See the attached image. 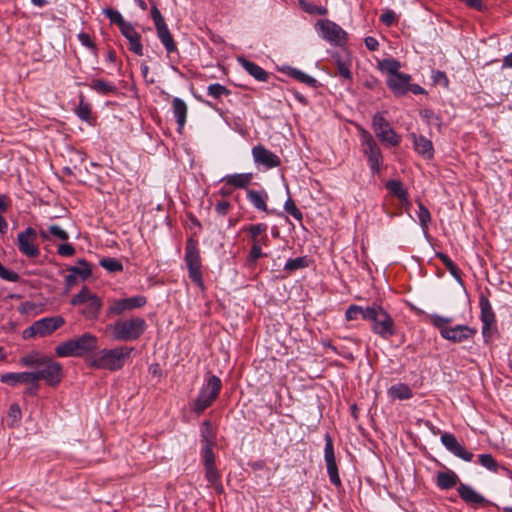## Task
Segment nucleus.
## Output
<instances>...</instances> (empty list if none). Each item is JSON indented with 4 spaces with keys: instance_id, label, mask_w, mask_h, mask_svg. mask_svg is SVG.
I'll return each mask as SVG.
<instances>
[{
    "instance_id": "obj_7",
    "label": "nucleus",
    "mask_w": 512,
    "mask_h": 512,
    "mask_svg": "<svg viewBox=\"0 0 512 512\" xmlns=\"http://www.w3.org/2000/svg\"><path fill=\"white\" fill-rule=\"evenodd\" d=\"M73 306H84L80 313L88 320L96 319L102 308L101 299L94 294L87 286L72 297L70 301Z\"/></svg>"
},
{
    "instance_id": "obj_41",
    "label": "nucleus",
    "mask_w": 512,
    "mask_h": 512,
    "mask_svg": "<svg viewBox=\"0 0 512 512\" xmlns=\"http://www.w3.org/2000/svg\"><path fill=\"white\" fill-rule=\"evenodd\" d=\"M230 94L231 91L226 86L219 83H213L207 87V95L216 100H220L222 97L229 96Z\"/></svg>"
},
{
    "instance_id": "obj_36",
    "label": "nucleus",
    "mask_w": 512,
    "mask_h": 512,
    "mask_svg": "<svg viewBox=\"0 0 512 512\" xmlns=\"http://www.w3.org/2000/svg\"><path fill=\"white\" fill-rule=\"evenodd\" d=\"M89 87L102 95H109L117 91V87L113 83L107 82L103 79H93L90 82Z\"/></svg>"
},
{
    "instance_id": "obj_45",
    "label": "nucleus",
    "mask_w": 512,
    "mask_h": 512,
    "mask_svg": "<svg viewBox=\"0 0 512 512\" xmlns=\"http://www.w3.org/2000/svg\"><path fill=\"white\" fill-rule=\"evenodd\" d=\"M401 67V64L398 60L390 58V59H384L380 63L381 70L387 72L388 76H395L400 74L399 71Z\"/></svg>"
},
{
    "instance_id": "obj_37",
    "label": "nucleus",
    "mask_w": 512,
    "mask_h": 512,
    "mask_svg": "<svg viewBox=\"0 0 512 512\" xmlns=\"http://www.w3.org/2000/svg\"><path fill=\"white\" fill-rule=\"evenodd\" d=\"M162 44L164 45L168 55L173 54V53L178 55L176 43H175L173 36L170 33V31L163 19H162Z\"/></svg>"
},
{
    "instance_id": "obj_57",
    "label": "nucleus",
    "mask_w": 512,
    "mask_h": 512,
    "mask_svg": "<svg viewBox=\"0 0 512 512\" xmlns=\"http://www.w3.org/2000/svg\"><path fill=\"white\" fill-rule=\"evenodd\" d=\"M20 361L25 366L40 367V363L43 361V357L37 358L32 355H27V356L22 357Z\"/></svg>"
},
{
    "instance_id": "obj_18",
    "label": "nucleus",
    "mask_w": 512,
    "mask_h": 512,
    "mask_svg": "<svg viewBox=\"0 0 512 512\" xmlns=\"http://www.w3.org/2000/svg\"><path fill=\"white\" fill-rule=\"evenodd\" d=\"M441 443L443 446L454 456L466 461L470 462L473 459V453L466 450V448L460 444L455 437L454 434L449 432H444L441 435Z\"/></svg>"
},
{
    "instance_id": "obj_3",
    "label": "nucleus",
    "mask_w": 512,
    "mask_h": 512,
    "mask_svg": "<svg viewBox=\"0 0 512 512\" xmlns=\"http://www.w3.org/2000/svg\"><path fill=\"white\" fill-rule=\"evenodd\" d=\"M133 348L125 346L114 349H103L98 355L89 358L88 364L96 369L116 371L123 367Z\"/></svg>"
},
{
    "instance_id": "obj_38",
    "label": "nucleus",
    "mask_w": 512,
    "mask_h": 512,
    "mask_svg": "<svg viewBox=\"0 0 512 512\" xmlns=\"http://www.w3.org/2000/svg\"><path fill=\"white\" fill-rule=\"evenodd\" d=\"M205 467V477L208 483L213 486L218 492H222L223 487L220 482V474L217 470L216 465L204 466Z\"/></svg>"
},
{
    "instance_id": "obj_23",
    "label": "nucleus",
    "mask_w": 512,
    "mask_h": 512,
    "mask_svg": "<svg viewBox=\"0 0 512 512\" xmlns=\"http://www.w3.org/2000/svg\"><path fill=\"white\" fill-rule=\"evenodd\" d=\"M415 151L423 158L430 160L434 156V148L431 140L423 135L411 134Z\"/></svg>"
},
{
    "instance_id": "obj_44",
    "label": "nucleus",
    "mask_w": 512,
    "mask_h": 512,
    "mask_svg": "<svg viewBox=\"0 0 512 512\" xmlns=\"http://www.w3.org/2000/svg\"><path fill=\"white\" fill-rule=\"evenodd\" d=\"M430 323L439 330L440 335H443L445 329H448L449 324L452 322V318L440 316L438 314L429 315Z\"/></svg>"
},
{
    "instance_id": "obj_12",
    "label": "nucleus",
    "mask_w": 512,
    "mask_h": 512,
    "mask_svg": "<svg viewBox=\"0 0 512 512\" xmlns=\"http://www.w3.org/2000/svg\"><path fill=\"white\" fill-rule=\"evenodd\" d=\"M316 30L326 41L334 45H343L347 40V33L335 22L328 19L318 20Z\"/></svg>"
},
{
    "instance_id": "obj_56",
    "label": "nucleus",
    "mask_w": 512,
    "mask_h": 512,
    "mask_svg": "<svg viewBox=\"0 0 512 512\" xmlns=\"http://www.w3.org/2000/svg\"><path fill=\"white\" fill-rule=\"evenodd\" d=\"M57 253L63 257H71L75 254V248L69 243L60 244L57 248Z\"/></svg>"
},
{
    "instance_id": "obj_17",
    "label": "nucleus",
    "mask_w": 512,
    "mask_h": 512,
    "mask_svg": "<svg viewBox=\"0 0 512 512\" xmlns=\"http://www.w3.org/2000/svg\"><path fill=\"white\" fill-rule=\"evenodd\" d=\"M252 156L255 164L264 166L266 169L276 168L281 164L279 156L262 144L252 148Z\"/></svg>"
},
{
    "instance_id": "obj_48",
    "label": "nucleus",
    "mask_w": 512,
    "mask_h": 512,
    "mask_svg": "<svg viewBox=\"0 0 512 512\" xmlns=\"http://www.w3.org/2000/svg\"><path fill=\"white\" fill-rule=\"evenodd\" d=\"M284 210L289 215H291L294 219H296L298 222L302 223V221H303V213L296 206L294 200L291 197H288V199L285 201V203H284Z\"/></svg>"
},
{
    "instance_id": "obj_50",
    "label": "nucleus",
    "mask_w": 512,
    "mask_h": 512,
    "mask_svg": "<svg viewBox=\"0 0 512 512\" xmlns=\"http://www.w3.org/2000/svg\"><path fill=\"white\" fill-rule=\"evenodd\" d=\"M100 265L109 272H119L123 270L122 263L114 258H103L100 260Z\"/></svg>"
},
{
    "instance_id": "obj_16",
    "label": "nucleus",
    "mask_w": 512,
    "mask_h": 512,
    "mask_svg": "<svg viewBox=\"0 0 512 512\" xmlns=\"http://www.w3.org/2000/svg\"><path fill=\"white\" fill-rule=\"evenodd\" d=\"M147 303L146 297L142 295L132 296L129 298L114 300L109 306L108 313L113 315H121L126 311H131L143 307Z\"/></svg>"
},
{
    "instance_id": "obj_43",
    "label": "nucleus",
    "mask_w": 512,
    "mask_h": 512,
    "mask_svg": "<svg viewBox=\"0 0 512 512\" xmlns=\"http://www.w3.org/2000/svg\"><path fill=\"white\" fill-rule=\"evenodd\" d=\"M417 216L423 232L426 233L429 228V223L431 222V214L422 202H418Z\"/></svg>"
},
{
    "instance_id": "obj_58",
    "label": "nucleus",
    "mask_w": 512,
    "mask_h": 512,
    "mask_svg": "<svg viewBox=\"0 0 512 512\" xmlns=\"http://www.w3.org/2000/svg\"><path fill=\"white\" fill-rule=\"evenodd\" d=\"M380 21L386 26H391L396 22V14L392 10H386L381 16Z\"/></svg>"
},
{
    "instance_id": "obj_46",
    "label": "nucleus",
    "mask_w": 512,
    "mask_h": 512,
    "mask_svg": "<svg viewBox=\"0 0 512 512\" xmlns=\"http://www.w3.org/2000/svg\"><path fill=\"white\" fill-rule=\"evenodd\" d=\"M79 98H80L79 105L75 111L76 115L81 120L89 122V120L91 118V113H92L91 105L88 102L84 101L83 94H80Z\"/></svg>"
},
{
    "instance_id": "obj_51",
    "label": "nucleus",
    "mask_w": 512,
    "mask_h": 512,
    "mask_svg": "<svg viewBox=\"0 0 512 512\" xmlns=\"http://www.w3.org/2000/svg\"><path fill=\"white\" fill-rule=\"evenodd\" d=\"M479 463L487 468L488 470L496 473L498 471V463L497 461L493 458V456L491 454H481L479 455Z\"/></svg>"
},
{
    "instance_id": "obj_28",
    "label": "nucleus",
    "mask_w": 512,
    "mask_h": 512,
    "mask_svg": "<svg viewBox=\"0 0 512 512\" xmlns=\"http://www.w3.org/2000/svg\"><path fill=\"white\" fill-rule=\"evenodd\" d=\"M386 188L388 189V191L393 194L394 196H396L399 201L401 202V204L406 208L408 209L409 206H410V201L408 199V192L407 190L403 187V184L401 181L399 180H389L387 183H386Z\"/></svg>"
},
{
    "instance_id": "obj_19",
    "label": "nucleus",
    "mask_w": 512,
    "mask_h": 512,
    "mask_svg": "<svg viewBox=\"0 0 512 512\" xmlns=\"http://www.w3.org/2000/svg\"><path fill=\"white\" fill-rule=\"evenodd\" d=\"M476 329L468 325H456L454 327H448L443 332L442 337L453 343H461L466 340L472 339L476 334Z\"/></svg>"
},
{
    "instance_id": "obj_5",
    "label": "nucleus",
    "mask_w": 512,
    "mask_h": 512,
    "mask_svg": "<svg viewBox=\"0 0 512 512\" xmlns=\"http://www.w3.org/2000/svg\"><path fill=\"white\" fill-rule=\"evenodd\" d=\"M184 258L189 278L199 288L204 289L200 250L198 247V241L194 237H190L186 241Z\"/></svg>"
},
{
    "instance_id": "obj_8",
    "label": "nucleus",
    "mask_w": 512,
    "mask_h": 512,
    "mask_svg": "<svg viewBox=\"0 0 512 512\" xmlns=\"http://www.w3.org/2000/svg\"><path fill=\"white\" fill-rule=\"evenodd\" d=\"M221 388V379L216 375H210L200 389L193 405V411L196 414H201L204 410L210 407L217 399Z\"/></svg>"
},
{
    "instance_id": "obj_24",
    "label": "nucleus",
    "mask_w": 512,
    "mask_h": 512,
    "mask_svg": "<svg viewBox=\"0 0 512 512\" xmlns=\"http://www.w3.org/2000/svg\"><path fill=\"white\" fill-rule=\"evenodd\" d=\"M122 35L129 41V50L137 55L143 54L142 44L140 42V35L135 30L131 23H128L120 30Z\"/></svg>"
},
{
    "instance_id": "obj_61",
    "label": "nucleus",
    "mask_w": 512,
    "mask_h": 512,
    "mask_svg": "<svg viewBox=\"0 0 512 512\" xmlns=\"http://www.w3.org/2000/svg\"><path fill=\"white\" fill-rule=\"evenodd\" d=\"M230 203L228 201H225V200H222V201H219L216 205H215V211L221 215V216H225L229 210H230Z\"/></svg>"
},
{
    "instance_id": "obj_49",
    "label": "nucleus",
    "mask_w": 512,
    "mask_h": 512,
    "mask_svg": "<svg viewBox=\"0 0 512 512\" xmlns=\"http://www.w3.org/2000/svg\"><path fill=\"white\" fill-rule=\"evenodd\" d=\"M104 14L109 18L111 23L116 24L121 30L122 27L127 25L129 22L125 21L119 11L108 8L104 10Z\"/></svg>"
},
{
    "instance_id": "obj_26",
    "label": "nucleus",
    "mask_w": 512,
    "mask_h": 512,
    "mask_svg": "<svg viewBox=\"0 0 512 512\" xmlns=\"http://www.w3.org/2000/svg\"><path fill=\"white\" fill-rule=\"evenodd\" d=\"M34 379L35 376L33 372L6 373L1 375L0 382L10 386H16L18 384L34 382Z\"/></svg>"
},
{
    "instance_id": "obj_35",
    "label": "nucleus",
    "mask_w": 512,
    "mask_h": 512,
    "mask_svg": "<svg viewBox=\"0 0 512 512\" xmlns=\"http://www.w3.org/2000/svg\"><path fill=\"white\" fill-rule=\"evenodd\" d=\"M267 228L268 226L265 223L253 224L247 227L246 230L250 235L252 243H255V240H261V243H265L268 240L266 235Z\"/></svg>"
},
{
    "instance_id": "obj_60",
    "label": "nucleus",
    "mask_w": 512,
    "mask_h": 512,
    "mask_svg": "<svg viewBox=\"0 0 512 512\" xmlns=\"http://www.w3.org/2000/svg\"><path fill=\"white\" fill-rule=\"evenodd\" d=\"M141 73H142V76L146 82V84L148 85H155L156 84V79L150 75V72H149V66L146 65V64H141Z\"/></svg>"
},
{
    "instance_id": "obj_55",
    "label": "nucleus",
    "mask_w": 512,
    "mask_h": 512,
    "mask_svg": "<svg viewBox=\"0 0 512 512\" xmlns=\"http://www.w3.org/2000/svg\"><path fill=\"white\" fill-rule=\"evenodd\" d=\"M0 278L10 281V282H17L19 280V275L13 270L6 269L1 263H0Z\"/></svg>"
},
{
    "instance_id": "obj_30",
    "label": "nucleus",
    "mask_w": 512,
    "mask_h": 512,
    "mask_svg": "<svg viewBox=\"0 0 512 512\" xmlns=\"http://www.w3.org/2000/svg\"><path fill=\"white\" fill-rule=\"evenodd\" d=\"M459 481L457 474L451 470L437 474V486L442 490H448L456 486Z\"/></svg>"
},
{
    "instance_id": "obj_1",
    "label": "nucleus",
    "mask_w": 512,
    "mask_h": 512,
    "mask_svg": "<svg viewBox=\"0 0 512 512\" xmlns=\"http://www.w3.org/2000/svg\"><path fill=\"white\" fill-rule=\"evenodd\" d=\"M98 338L91 333H84L60 343L55 348L58 357H83L94 353L98 349Z\"/></svg>"
},
{
    "instance_id": "obj_33",
    "label": "nucleus",
    "mask_w": 512,
    "mask_h": 512,
    "mask_svg": "<svg viewBox=\"0 0 512 512\" xmlns=\"http://www.w3.org/2000/svg\"><path fill=\"white\" fill-rule=\"evenodd\" d=\"M388 394L390 397L400 400H407L413 397L411 388L404 383L392 385L388 390Z\"/></svg>"
},
{
    "instance_id": "obj_52",
    "label": "nucleus",
    "mask_w": 512,
    "mask_h": 512,
    "mask_svg": "<svg viewBox=\"0 0 512 512\" xmlns=\"http://www.w3.org/2000/svg\"><path fill=\"white\" fill-rule=\"evenodd\" d=\"M365 314V308L359 306V305H350L346 312H345V318L347 321H352L358 319L359 316H361L364 319Z\"/></svg>"
},
{
    "instance_id": "obj_22",
    "label": "nucleus",
    "mask_w": 512,
    "mask_h": 512,
    "mask_svg": "<svg viewBox=\"0 0 512 512\" xmlns=\"http://www.w3.org/2000/svg\"><path fill=\"white\" fill-rule=\"evenodd\" d=\"M171 110L177 123V131L181 134L187 121L188 106L181 98L174 97L171 101Z\"/></svg>"
},
{
    "instance_id": "obj_31",
    "label": "nucleus",
    "mask_w": 512,
    "mask_h": 512,
    "mask_svg": "<svg viewBox=\"0 0 512 512\" xmlns=\"http://www.w3.org/2000/svg\"><path fill=\"white\" fill-rule=\"evenodd\" d=\"M39 235L43 241H49L51 236L62 241L69 238V234L58 225H50L46 230L40 229Z\"/></svg>"
},
{
    "instance_id": "obj_6",
    "label": "nucleus",
    "mask_w": 512,
    "mask_h": 512,
    "mask_svg": "<svg viewBox=\"0 0 512 512\" xmlns=\"http://www.w3.org/2000/svg\"><path fill=\"white\" fill-rule=\"evenodd\" d=\"M361 150L367 158L368 166L373 175L379 174L383 165V155L379 145L370 132L360 130Z\"/></svg>"
},
{
    "instance_id": "obj_59",
    "label": "nucleus",
    "mask_w": 512,
    "mask_h": 512,
    "mask_svg": "<svg viewBox=\"0 0 512 512\" xmlns=\"http://www.w3.org/2000/svg\"><path fill=\"white\" fill-rule=\"evenodd\" d=\"M78 40L80 41V43L91 49V50H96V45L95 43L91 40L90 36L88 33H85V32H81L78 34Z\"/></svg>"
},
{
    "instance_id": "obj_9",
    "label": "nucleus",
    "mask_w": 512,
    "mask_h": 512,
    "mask_svg": "<svg viewBox=\"0 0 512 512\" xmlns=\"http://www.w3.org/2000/svg\"><path fill=\"white\" fill-rule=\"evenodd\" d=\"M33 371L35 376L34 382L44 380L48 386L56 387L60 384L63 378V368L59 362H56L50 357H43L40 367Z\"/></svg>"
},
{
    "instance_id": "obj_53",
    "label": "nucleus",
    "mask_w": 512,
    "mask_h": 512,
    "mask_svg": "<svg viewBox=\"0 0 512 512\" xmlns=\"http://www.w3.org/2000/svg\"><path fill=\"white\" fill-rule=\"evenodd\" d=\"M262 256L263 253L261 249V240H255V243H252V247L248 256V262L250 264H254Z\"/></svg>"
},
{
    "instance_id": "obj_40",
    "label": "nucleus",
    "mask_w": 512,
    "mask_h": 512,
    "mask_svg": "<svg viewBox=\"0 0 512 512\" xmlns=\"http://www.w3.org/2000/svg\"><path fill=\"white\" fill-rule=\"evenodd\" d=\"M201 441L204 445L215 444V433L212 429V424L209 420L203 421L201 425Z\"/></svg>"
},
{
    "instance_id": "obj_63",
    "label": "nucleus",
    "mask_w": 512,
    "mask_h": 512,
    "mask_svg": "<svg viewBox=\"0 0 512 512\" xmlns=\"http://www.w3.org/2000/svg\"><path fill=\"white\" fill-rule=\"evenodd\" d=\"M432 78L435 83H441L444 86H448V84H449V80H448L445 72H442L439 70L433 71Z\"/></svg>"
},
{
    "instance_id": "obj_13",
    "label": "nucleus",
    "mask_w": 512,
    "mask_h": 512,
    "mask_svg": "<svg viewBox=\"0 0 512 512\" xmlns=\"http://www.w3.org/2000/svg\"><path fill=\"white\" fill-rule=\"evenodd\" d=\"M36 238L37 233L32 227L20 232L17 237L19 251L29 258L38 257L40 251L36 245Z\"/></svg>"
},
{
    "instance_id": "obj_15",
    "label": "nucleus",
    "mask_w": 512,
    "mask_h": 512,
    "mask_svg": "<svg viewBox=\"0 0 512 512\" xmlns=\"http://www.w3.org/2000/svg\"><path fill=\"white\" fill-rule=\"evenodd\" d=\"M324 459L326 462L327 473L330 482L337 488L342 487V481L338 473V467L335 458L333 441L329 435H327L325 439Z\"/></svg>"
},
{
    "instance_id": "obj_4",
    "label": "nucleus",
    "mask_w": 512,
    "mask_h": 512,
    "mask_svg": "<svg viewBox=\"0 0 512 512\" xmlns=\"http://www.w3.org/2000/svg\"><path fill=\"white\" fill-rule=\"evenodd\" d=\"M107 329L111 332L114 340L133 341L144 333L146 322L142 318L135 317L116 321L114 324H110Z\"/></svg>"
},
{
    "instance_id": "obj_20",
    "label": "nucleus",
    "mask_w": 512,
    "mask_h": 512,
    "mask_svg": "<svg viewBox=\"0 0 512 512\" xmlns=\"http://www.w3.org/2000/svg\"><path fill=\"white\" fill-rule=\"evenodd\" d=\"M247 199L252 204V206L258 211L265 212L267 214H277L276 210H269L267 207V201L269 199L268 193L265 190H247Z\"/></svg>"
},
{
    "instance_id": "obj_32",
    "label": "nucleus",
    "mask_w": 512,
    "mask_h": 512,
    "mask_svg": "<svg viewBox=\"0 0 512 512\" xmlns=\"http://www.w3.org/2000/svg\"><path fill=\"white\" fill-rule=\"evenodd\" d=\"M436 257L441 260L446 269L450 272V274L454 277V279L463 285L462 281V272L460 268L451 260V258L442 252H436Z\"/></svg>"
},
{
    "instance_id": "obj_10",
    "label": "nucleus",
    "mask_w": 512,
    "mask_h": 512,
    "mask_svg": "<svg viewBox=\"0 0 512 512\" xmlns=\"http://www.w3.org/2000/svg\"><path fill=\"white\" fill-rule=\"evenodd\" d=\"M66 323L62 316L45 317L35 321L31 326L23 331L24 338H33L36 336L46 337L64 326Z\"/></svg>"
},
{
    "instance_id": "obj_27",
    "label": "nucleus",
    "mask_w": 512,
    "mask_h": 512,
    "mask_svg": "<svg viewBox=\"0 0 512 512\" xmlns=\"http://www.w3.org/2000/svg\"><path fill=\"white\" fill-rule=\"evenodd\" d=\"M239 63L243 69L257 81L267 82L269 79V73L256 63L247 60L245 58H239Z\"/></svg>"
},
{
    "instance_id": "obj_25",
    "label": "nucleus",
    "mask_w": 512,
    "mask_h": 512,
    "mask_svg": "<svg viewBox=\"0 0 512 512\" xmlns=\"http://www.w3.org/2000/svg\"><path fill=\"white\" fill-rule=\"evenodd\" d=\"M457 490L460 498L468 504L482 506L486 503V499L469 485L461 483Z\"/></svg>"
},
{
    "instance_id": "obj_11",
    "label": "nucleus",
    "mask_w": 512,
    "mask_h": 512,
    "mask_svg": "<svg viewBox=\"0 0 512 512\" xmlns=\"http://www.w3.org/2000/svg\"><path fill=\"white\" fill-rule=\"evenodd\" d=\"M372 128L382 143H387L391 146H398L400 144L401 136L393 130L382 113L378 112L373 116Z\"/></svg>"
},
{
    "instance_id": "obj_47",
    "label": "nucleus",
    "mask_w": 512,
    "mask_h": 512,
    "mask_svg": "<svg viewBox=\"0 0 512 512\" xmlns=\"http://www.w3.org/2000/svg\"><path fill=\"white\" fill-rule=\"evenodd\" d=\"M308 259L306 256L296 257L293 259H288L284 266V270L292 273L298 269L305 268L308 266Z\"/></svg>"
},
{
    "instance_id": "obj_54",
    "label": "nucleus",
    "mask_w": 512,
    "mask_h": 512,
    "mask_svg": "<svg viewBox=\"0 0 512 512\" xmlns=\"http://www.w3.org/2000/svg\"><path fill=\"white\" fill-rule=\"evenodd\" d=\"M213 446L214 445H210V444L203 445L202 456H203L204 466L216 465L215 464V455L213 452Z\"/></svg>"
},
{
    "instance_id": "obj_14",
    "label": "nucleus",
    "mask_w": 512,
    "mask_h": 512,
    "mask_svg": "<svg viewBox=\"0 0 512 512\" xmlns=\"http://www.w3.org/2000/svg\"><path fill=\"white\" fill-rule=\"evenodd\" d=\"M479 307H480V320L483 324L482 334L486 339L492 334V327L496 323V315L492 309L489 298L481 293L479 296Z\"/></svg>"
},
{
    "instance_id": "obj_2",
    "label": "nucleus",
    "mask_w": 512,
    "mask_h": 512,
    "mask_svg": "<svg viewBox=\"0 0 512 512\" xmlns=\"http://www.w3.org/2000/svg\"><path fill=\"white\" fill-rule=\"evenodd\" d=\"M364 320L371 322V330L383 339H389L396 333L395 323L390 314L380 305L373 304L365 308Z\"/></svg>"
},
{
    "instance_id": "obj_29",
    "label": "nucleus",
    "mask_w": 512,
    "mask_h": 512,
    "mask_svg": "<svg viewBox=\"0 0 512 512\" xmlns=\"http://www.w3.org/2000/svg\"><path fill=\"white\" fill-rule=\"evenodd\" d=\"M252 179V173H240L227 175L223 178V181H225L227 185H231L239 189H244L251 183Z\"/></svg>"
},
{
    "instance_id": "obj_64",
    "label": "nucleus",
    "mask_w": 512,
    "mask_h": 512,
    "mask_svg": "<svg viewBox=\"0 0 512 512\" xmlns=\"http://www.w3.org/2000/svg\"><path fill=\"white\" fill-rule=\"evenodd\" d=\"M8 416L14 421H19L21 419L22 413L18 404H12L10 406Z\"/></svg>"
},
{
    "instance_id": "obj_34",
    "label": "nucleus",
    "mask_w": 512,
    "mask_h": 512,
    "mask_svg": "<svg viewBox=\"0 0 512 512\" xmlns=\"http://www.w3.org/2000/svg\"><path fill=\"white\" fill-rule=\"evenodd\" d=\"M287 74L290 77L296 79L297 81H299L303 84H306L307 86H309L311 88H317L319 86V83L315 78L311 77L310 75H308L296 68L289 67L287 69Z\"/></svg>"
},
{
    "instance_id": "obj_42",
    "label": "nucleus",
    "mask_w": 512,
    "mask_h": 512,
    "mask_svg": "<svg viewBox=\"0 0 512 512\" xmlns=\"http://www.w3.org/2000/svg\"><path fill=\"white\" fill-rule=\"evenodd\" d=\"M69 272H73L76 276H80L83 280L91 276V268L89 263L85 259L78 260V266H72Z\"/></svg>"
},
{
    "instance_id": "obj_39",
    "label": "nucleus",
    "mask_w": 512,
    "mask_h": 512,
    "mask_svg": "<svg viewBox=\"0 0 512 512\" xmlns=\"http://www.w3.org/2000/svg\"><path fill=\"white\" fill-rule=\"evenodd\" d=\"M301 9L310 15H322L325 16L328 13V9L324 6H317L307 0H298Z\"/></svg>"
},
{
    "instance_id": "obj_21",
    "label": "nucleus",
    "mask_w": 512,
    "mask_h": 512,
    "mask_svg": "<svg viewBox=\"0 0 512 512\" xmlns=\"http://www.w3.org/2000/svg\"><path fill=\"white\" fill-rule=\"evenodd\" d=\"M411 79V75L406 73L387 76L386 85L396 97H402L407 94L408 82H410Z\"/></svg>"
},
{
    "instance_id": "obj_62",
    "label": "nucleus",
    "mask_w": 512,
    "mask_h": 512,
    "mask_svg": "<svg viewBox=\"0 0 512 512\" xmlns=\"http://www.w3.org/2000/svg\"><path fill=\"white\" fill-rule=\"evenodd\" d=\"M337 69H338V74L341 77L348 79V80H350L352 78L351 71H350L349 67L344 62L339 61L337 63Z\"/></svg>"
}]
</instances>
